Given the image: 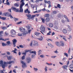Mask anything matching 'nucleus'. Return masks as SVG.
<instances>
[{"label":"nucleus","instance_id":"nucleus-1","mask_svg":"<svg viewBox=\"0 0 73 73\" xmlns=\"http://www.w3.org/2000/svg\"><path fill=\"white\" fill-rule=\"evenodd\" d=\"M4 15H5V16H7V17H10L11 19H13V17L12 16L11 14L9 13H4Z\"/></svg>","mask_w":73,"mask_h":73},{"label":"nucleus","instance_id":"nucleus-2","mask_svg":"<svg viewBox=\"0 0 73 73\" xmlns=\"http://www.w3.org/2000/svg\"><path fill=\"white\" fill-rule=\"evenodd\" d=\"M45 27L42 25L40 27V29H41V31H40V32L44 35V33L45 32Z\"/></svg>","mask_w":73,"mask_h":73},{"label":"nucleus","instance_id":"nucleus-3","mask_svg":"<svg viewBox=\"0 0 73 73\" xmlns=\"http://www.w3.org/2000/svg\"><path fill=\"white\" fill-rule=\"evenodd\" d=\"M24 6V5L22 4V5H20V10L19 12H22L23 13V7Z\"/></svg>","mask_w":73,"mask_h":73},{"label":"nucleus","instance_id":"nucleus-4","mask_svg":"<svg viewBox=\"0 0 73 73\" xmlns=\"http://www.w3.org/2000/svg\"><path fill=\"white\" fill-rule=\"evenodd\" d=\"M26 61L28 64L31 63V58L29 57H28L26 58Z\"/></svg>","mask_w":73,"mask_h":73},{"label":"nucleus","instance_id":"nucleus-5","mask_svg":"<svg viewBox=\"0 0 73 73\" xmlns=\"http://www.w3.org/2000/svg\"><path fill=\"white\" fill-rule=\"evenodd\" d=\"M13 42V45H14V47H15L16 45V44L17 42V40L16 39H14L12 41Z\"/></svg>","mask_w":73,"mask_h":73},{"label":"nucleus","instance_id":"nucleus-6","mask_svg":"<svg viewBox=\"0 0 73 73\" xmlns=\"http://www.w3.org/2000/svg\"><path fill=\"white\" fill-rule=\"evenodd\" d=\"M21 63L23 64L22 65V67L23 68H25L26 66H27V65H26V64H25V63H24V61H21Z\"/></svg>","mask_w":73,"mask_h":73},{"label":"nucleus","instance_id":"nucleus-7","mask_svg":"<svg viewBox=\"0 0 73 73\" xmlns=\"http://www.w3.org/2000/svg\"><path fill=\"white\" fill-rule=\"evenodd\" d=\"M6 64H7V62H4L3 64L1 65L2 68L3 69H4L5 68V66H6Z\"/></svg>","mask_w":73,"mask_h":73},{"label":"nucleus","instance_id":"nucleus-8","mask_svg":"<svg viewBox=\"0 0 73 73\" xmlns=\"http://www.w3.org/2000/svg\"><path fill=\"white\" fill-rule=\"evenodd\" d=\"M12 63H13V64H14L15 63V61L13 60H12L11 61H9V62H6V64H11Z\"/></svg>","mask_w":73,"mask_h":73},{"label":"nucleus","instance_id":"nucleus-9","mask_svg":"<svg viewBox=\"0 0 73 73\" xmlns=\"http://www.w3.org/2000/svg\"><path fill=\"white\" fill-rule=\"evenodd\" d=\"M11 35H16V32L15 31L13 30H11Z\"/></svg>","mask_w":73,"mask_h":73},{"label":"nucleus","instance_id":"nucleus-10","mask_svg":"<svg viewBox=\"0 0 73 73\" xmlns=\"http://www.w3.org/2000/svg\"><path fill=\"white\" fill-rule=\"evenodd\" d=\"M19 30L21 32H22L23 33H24L25 32V29H24L23 28H21L19 29Z\"/></svg>","mask_w":73,"mask_h":73},{"label":"nucleus","instance_id":"nucleus-11","mask_svg":"<svg viewBox=\"0 0 73 73\" xmlns=\"http://www.w3.org/2000/svg\"><path fill=\"white\" fill-rule=\"evenodd\" d=\"M13 9L14 11H16V12H19V10L18 9H16V8L15 7H13Z\"/></svg>","mask_w":73,"mask_h":73},{"label":"nucleus","instance_id":"nucleus-12","mask_svg":"<svg viewBox=\"0 0 73 73\" xmlns=\"http://www.w3.org/2000/svg\"><path fill=\"white\" fill-rule=\"evenodd\" d=\"M40 38H37V39L39 40V41H42V40H43V36H42L40 35Z\"/></svg>","mask_w":73,"mask_h":73},{"label":"nucleus","instance_id":"nucleus-13","mask_svg":"<svg viewBox=\"0 0 73 73\" xmlns=\"http://www.w3.org/2000/svg\"><path fill=\"white\" fill-rule=\"evenodd\" d=\"M33 44L34 46H38V42H37L36 41H34V43H33Z\"/></svg>","mask_w":73,"mask_h":73},{"label":"nucleus","instance_id":"nucleus-14","mask_svg":"<svg viewBox=\"0 0 73 73\" xmlns=\"http://www.w3.org/2000/svg\"><path fill=\"white\" fill-rule=\"evenodd\" d=\"M55 44L58 46H61V45H60V43L58 42H55Z\"/></svg>","mask_w":73,"mask_h":73},{"label":"nucleus","instance_id":"nucleus-15","mask_svg":"<svg viewBox=\"0 0 73 73\" xmlns=\"http://www.w3.org/2000/svg\"><path fill=\"white\" fill-rule=\"evenodd\" d=\"M62 31L63 33L66 34V33H67V31H66V30L65 29H63Z\"/></svg>","mask_w":73,"mask_h":73},{"label":"nucleus","instance_id":"nucleus-16","mask_svg":"<svg viewBox=\"0 0 73 73\" xmlns=\"http://www.w3.org/2000/svg\"><path fill=\"white\" fill-rule=\"evenodd\" d=\"M48 25H49V27L50 28H52L53 27V25L51 23H50L48 24Z\"/></svg>","mask_w":73,"mask_h":73},{"label":"nucleus","instance_id":"nucleus-17","mask_svg":"<svg viewBox=\"0 0 73 73\" xmlns=\"http://www.w3.org/2000/svg\"><path fill=\"white\" fill-rule=\"evenodd\" d=\"M60 46H64V42L62 41H60Z\"/></svg>","mask_w":73,"mask_h":73},{"label":"nucleus","instance_id":"nucleus-18","mask_svg":"<svg viewBox=\"0 0 73 73\" xmlns=\"http://www.w3.org/2000/svg\"><path fill=\"white\" fill-rule=\"evenodd\" d=\"M30 53H33V54H34L35 55H36V51H30Z\"/></svg>","mask_w":73,"mask_h":73},{"label":"nucleus","instance_id":"nucleus-19","mask_svg":"<svg viewBox=\"0 0 73 73\" xmlns=\"http://www.w3.org/2000/svg\"><path fill=\"white\" fill-rule=\"evenodd\" d=\"M0 19L3 20H5L6 19V17H2L0 16Z\"/></svg>","mask_w":73,"mask_h":73},{"label":"nucleus","instance_id":"nucleus-20","mask_svg":"<svg viewBox=\"0 0 73 73\" xmlns=\"http://www.w3.org/2000/svg\"><path fill=\"white\" fill-rule=\"evenodd\" d=\"M5 56L7 57V60H11V56H8L7 55H6Z\"/></svg>","mask_w":73,"mask_h":73},{"label":"nucleus","instance_id":"nucleus-21","mask_svg":"<svg viewBox=\"0 0 73 73\" xmlns=\"http://www.w3.org/2000/svg\"><path fill=\"white\" fill-rule=\"evenodd\" d=\"M24 1V0H21V1L20 3H22L20 5H22V4H23V5H25V3H24V1Z\"/></svg>","mask_w":73,"mask_h":73},{"label":"nucleus","instance_id":"nucleus-22","mask_svg":"<svg viewBox=\"0 0 73 73\" xmlns=\"http://www.w3.org/2000/svg\"><path fill=\"white\" fill-rule=\"evenodd\" d=\"M1 29H3V30H5L6 29H7V27H1Z\"/></svg>","mask_w":73,"mask_h":73},{"label":"nucleus","instance_id":"nucleus-23","mask_svg":"<svg viewBox=\"0 0 73 73\" xmlns=\"http://www.w3.org/2000/svg\"><path fill=\"white\" fill-rule=\"evenodd\" d=\"M26 16L28 18H31V15L29 14H26Z\"/></svg>","mask_w":73,"mask_h":73},{"label":"nucleus","instance_id":"nucleus-24","mask_svg":"<svg viewBox=\"0 0 73 73\" xmlns=\"http://www.w3.org/2000/svg\"><path fill=\"white\" fill-rule=\"evenodd\" d=\"M71 1L70 3L72 4H73V0H66V2H69V1Z\"/></svg>","mask_w":73,"mask_h":73},{"label":"nucleus","instance_id":"nucleus-25","mask_svg":"<svg viewBox=\"0 0 73 73\" xmlns=\"http://www.w3.org/2000/svg\"><path fill=\"white\" fill-rule=\"evenodd\" d=\"M1 44L3 46H7V44L4 42H2Z\"/></svg>","mask_w":73,"mask_h":73},{"label":"nucleus","instance_id":"nucleus-26","mask_svg":"<svg viewBox=\"0 0 73 73\" xmlns=\"http://www.w3.org/2000/svg\"><path fill=\"white\" fill-rule=\"evenodd\" d=\"M50 16V15H49V14H47L44 15V17H49Z\"/></svg>","mask_w":73,"mask_h":73},{"label":"nucleus","instance_id":"nucleus-27","mask_svg":"<svg viewBox=\"0 0 73 73\" xmlns=\"http://www.w3.org/2000/svg\"><path fill=\"white\" fill-rule=\"evenodd\" d=\"M36 17V15H32V17H31V19L32 20H33V18L35 17Z\"/></svg>","mask_w":73,"mask_h":73},{"label":"nucleus","instance_id":"nucleus-28","mask_svg":"<svg viewBox=\"0 0 73 73\" xmlns=\"http://www.w3.org/2000/svg\"><path fill=\"white\" fill-rule=\"evenodd\" d=\"M14 5L15 6V7H18L19 6V5L17 3H15Z\"/></svg>","mask_w":73,"mask_h":73},{"label":"nucleus","instance_id":"nucleus-29","mask_svg":"<svg viewBox=\"0 0 73 73\" xmlns=\"http://www.w3.org/2000/svg\"><path fill=\"white\" fill-rule=\"evenodd\" d=\"M70 68V69H73V64H71L69 66Z\"/></svg>","mask_w":73,"mask_h":73},{"label":"nucleus","instance_id":"nucleus-30","mask_svg":"<svg viewBox=\"0 0 73 73\" xmlns=\"http://www.w3.org/2000/svg\"><path fill=\"white\" fill-rule=\"evenodd\" d=\"M48 45L49 46H51V48H53L54 47V46L50 43H48Z\"/></svg>","mask_w":73,"mask_h":73},{"label":"nucleus","instance_id":"nucleus-31","mask_svg":"<svg viewBox=\"0 0 73 73\" xmlns=\"http://www.w3.org/2000/svg\"><path fill=\"white\" fill-rule=\"evenodd\" d=\"M31 57L33 58H35V57H36V56H35V55L33 54L31 55Z\"/></svg>","mask_w":73,"mask_h":73},{"label":"nucleus","instance_id":"nucleus-32","mask_svg":"<svg viewBox=\"0 0 73 73\" xmlns=\"http://www.w3.org/2000/svg\"><path fill=\"white\" fill-rule=\"evenodd\" d=\"M29 10H28V9L27 8L25 10V13H28V12Z\"/></svg>","mask_w":73,"mask_h":73},{"label":"nucleus","instance_id":"nucleus-33","mask_svg":"<svg viewBox=\"0 0 73 73\" xmlns=\"http://www.w3.org/2000/svg\"><path fill=\"white\" fill-rule=\"evenodd\" d=\"M41 52H42V51H41V50H39L38 51V54L40 55V54H41L42 53Z\"/></svg>","mask_w":73,"mask_h":73},{"label":"nucleus","instance_id":"nucleus-34","mask_svg":"<svg viewBox=\"0 0 73 73\" xmlns=\"http://www.w3.org/2000/svg\"><path fill=\"white\" fill-rule=\"evenodd\" d=\"M49 20H50V19L48 18H47L46 19V22H48L49 21Z\"/></svg>","mask_w":73,"mask_h":73},{"label":"nucleus","instance_id":"nucleus-35","mask_svg":"<svg viewBox=\"0 0 73 73\" xmlns=\"http://www.w3.org/2000/svg\"><path fill=\"white\" fill-rule=\"evenodd\" d=\"M62 68L64 69H67V66H64L62 67Z\"/></svg>","mask_w":73,"mask_h":73},{"label":"nucleus","instance_id":"nucleus-36","mask_svg":"<svg viewBox=\"0 0 73 73\" xmlns=\"http://www.w3.org/2000/svg\"><path fill=\"white\" fill-rule=\"evenodd\" d=\"M26 27L27 28V30H29L31 29V27L29 26H26Z\"/></svg>","mask_w":73,"mask_h":73},{"label":"nucleus","instance_id":"nucleus-37","mask_svg":"<svg viewBox=\"0 0 73 73\" xmlns=\"http://www.w3.org/2000/svg\"><path fill=\"white\" fill-rule=\"evenodd\" d=\"M46 64H47V65H49V66L52 65V63H50L49 64L48 62H46Z\"/></svg>","mask_w":73,"mask_h":73},{"label":"nucleus","instance_id":"nucleus-38","mask_svg":"<svg viewBox=\"0 0 73 73\" xmlns=\"http://www.w3.org/2000/svg\"><path fill=\"white\" fill-rule=\"evenodd\" d=\"M41 20L43 23H45V19L43 18H41Z\"/></svg>","mask_w":73,"mask_h":73},{"label":"nucleus","instance_id":"nucleus-39","mask_svg":"<svg viewBox=\"0 0 73 73\" xmlns=\"http://www.w3.org/2000/svg\"><path fill=\"white\" fill-rule=\"evenodd\" d=\"M6 43L8 45H9L11 44V42H10V41H8L6 42Z\"/></svg>","mask_w":73,"mask_h":73},{"label":"nucleus","instance_id":"nucleus-40","mask_svg":"<svg viewBox=\"0 0 73 73\" xmlns=\"http://www.w3.org/2000/svg\"><path fill=\"white\" fill-rule=\"evenodd\" d=\"M40 57L41 58H44V57H45V56H44V55L43 54H42V55H40Z\"/></svg>","mask_w":73,"mask_h":73},{"label":"nucleus","instance_id":"nucleus-41","mask_svg":"<svg viewBox=\"0 0 73 73\" xmlns=\"http://www.w3.org/2000/svg\"><path fill=\"white\" fill-rule=\"evenodd\" d=\"M19 46L21 48H24V46L22 45H20Z\"/></svg>","mask_w":73,"mask_h":73},{"label":"nucleus","instance_id":"nucleus-42","mask_svg":"<svg viewBox=\"0 0 73 73\" xmlns=\"http://www.w3.org/2000/svg\"><path fill=\"white\" fill-rule=\"evenodd\" d=\"M35 34L36 36H38V35L40 34V33H38L37 32L35 33Z\"/></svg>","mask_w":73,"mask_h":73},{"label":"nucleus","instance_id":"nucleus-43","mask_svg":"<svg viewBox=\"0 0 73 73\" xmlns=\"http://www.w3.org/2000/svg\"><path fill=\"white\" fill-rule=\"evenodd\" d=\"M58 18H61V15L60 14H58Z\"/></svg>","mask_w":73,"mask_h":73},{"label":"nucleus","instance_id":"nucleus-44","mask_svg":"<svg viewBox=\"0 0 73 73\" xmlns=\"http://www.w3.org/2000/svg\"><path fill=\"white\" fill-rule=\"evenodd\" d=\"M57 7L59 8H61V5L60 4H58Z\"/></svg>","mask_w":73,"mask_h":73},{"label":"nucleus","instance_id":"nucleus-45","mask_svg":"<svg viewBox=\"0 0 73 73\" xmlns=\"http://www.w3.org/2000/svg\"><path fill=\"white\" fill-rule=\"evenodd\" d=\"M53 14H55L57 13V11H54L52 12Z\"/></svg>","mask_w":73,"mask_h":73},{"label":"nucleus","instance_id":"nucleus-46","mask_svg":"<svg viewBox=\"0 0 73 73\" xmlns=\"http://www.w3.org/2000/svg\"><path fill=\"white\" fill-rule=\"evenodd\" d=\"M64 56H66L67 57H68V54L66 53H64Z\"/></svg>","mask_w":73,"mask_h":73},{"label":"nucleus","instance_id":"nucleus-47","mask_svg":"<svg viewBox=\"0 0 73 73\" xmlns=\"http://www.w3.org/2000/svg\"><path fill=\"white\" fill-rule=\"evenodd\" d=\"M22 60H24L25 59V55H23L21 57Z\"/></svg>","mask_w":73,"mask_h":73},{"label":"nucleus","instance_id":"nucleus-48","mask_svg":"<svg viewBox=\"0 0 73 73\" xmlns=\"http://www.w3.org/2000/svg\"><path fill=\"white\" fill-rule=\"evenodd\" d=\"M3 64V61L2 60L0 61V64H1V65H2Z\"/></svg>","mask_w":73,"mask_h":73},{"label":"nucleus","instance_id":"nucleus-49","mask_svg":"<svg viewBox=\"0 0 73 73\" xmlns=\"http://www.w3.org/2000/svg\"><path fill=\"white\" fill-rule=\"evenodd\" d=\"M29 51H30V50H25V52L27 54V52H29Z\"/></svg>","mask_w":73,"mask_h":73},{"label":"nucleus","instance_id":"nucleus-50","mask_svg":"<svg viewBox=\"0 0 73 73\" xmlns=\"http://www.w3.org/2000/svg\"><path fill=\"white\" fill-rule=\"evenodd\" d=\"M14 20L15 21H18L19 20V19L16 18H14Z\"/></svg>","mask_w":73,"mask_h":73},{"label":"nucleus","instance_id":"nucleus-51","mask_svg":"<svg viewBox=\"0 0 73 73\" xmlns=\"http://www.w3.org/2000/svg\"><path fill=\"white\" fill-rule=\"evenodd\" d=\"M54 52L55 53H56V54H58V52L57 50H56V51H54Z\"/></svg>","mask_w":73,"mask_h":73},{"label":"nucleus","instance_id":"nucleus-52","mask_svg":"<svg viewBox=\"0 0 73 73\" xmlns=\"http://www.w3.org/2000/svg\"><path fill=\"white\" fill-rule=\"evenodd\" d=\"M51 33V31H50L49 32L47 33V35H50V33Z\"/></svg>","mask_w":73,"mask_h":73},{"label":"nucleus","instance_id":"nucleus-53","mask_svg":"<svg viewBox=\"0 0 73 73\" xmlns=\"http://www.w3.org/2000/svg\"><path fill=\"white\" fill-rule=\"evenodd\" d=\"M34 70H35V71L36 72H37V71L38 70V69L37 68H34Z\"/></svg>","mask_w":73,"mask_h":73},{"label":"nucleus","instance_id":"nucleus-54","mask_svg":"<svg viewBox=\"0 0 73 73\" xmlns=\"http://www.w3.org/2000/svg\"><path fill=\"white\" fill-rule=\"evenodd\" d=\"M28 33H31V31H32V30L31 29V30H28Z\"/></svg>","mask_w":73,"mask_h":73},{"label":"nucleus","instance_id":"nucleus-55","mask_svg":"<svg viewBox=\"0 0 73 73\" xmlns=\"http://www.w3.org/2000/svg\"><path fill=\"white\" fill-rule=\"evenodd\" d=\"M56 57V56H51V58H55Z\"/></svg>","mask_w":73,"mask_h":73},{"label":"nucleus","instance_id":"nucleus-56","mask_svg":"<svg viewBox=\"0 0 73 73\" xmlns=\"http://www.w3.org/2000/svg\"><path fill=\"white\" fill-rule=\"evenodd\" d=\"M48 68V67H46V66L45 68L44 69V70L45 71V72H46L48 70H47V69Z\"/></svg>","mask_w":73,"mask_h":73},{"label":"nucleus","instance_id":"nucleus-57","mask_svg":"<svg viewBox=\"0 0 73 73\" xmlns=\"http://www.w3.org/2000/svg\"><path fill=\"white\" fill-rule=\"evenodd\" d=\"M61 21L62 23L63 24L65 23V21H64V20L63 19H62Z\"/></svg>","mask_w":73,"mask_h":73},{"label":"nucleus","instance_id":"nucleus-58","mask_svg":"<svg viewBox=\"0 0 73 73\" xmlns=\"http://www.w3.org/2000/svg\"><path fill=\"white\" fill-rule=\"evenodd\" d=\"M68 31H69V32L70 31H71V29L70 28H68Z\"/></svg>","mask_w":73,"mask_h":73},{"label":"nucleus","instance_id":"nucleus-59","mask_svg":"<svg viewBox=\"0 0 73 73\" xmlns=\"http://www.w3.org/2000/svg\"><path fill=\"white\" fill-rule=\"evenodd\" d=\"M2 40V41H4V39L3 38H0V40Z\"/></svg>","mask_w":73,"mask_h":73},{"label":"nucleus","instance_id":"nucleus-60","mask_svg":"<svg viewBox=\"0 0 73 73\" xmlns=\"http://www.w3.org/2000/svg\"><path fill=\"white\" fill-rule=\"evenodd\" d=\"M18 36H22V34L19 33L18 34Z\"/></svg>","mask_w":73,"mask_h":73},{"label":"nucleus","instance_id":"nucleus-61","mask_svg":"<svg viewBox=\"0 0 73 73\" xmlns=\"http://www.w3.org/2000/svg\"><path fill=\"white\" fill-rule=\"evenodd\" d=\"M10 54H11V53L9 52H7V55H10Z\"/></svg>","mask_w":73,"mask_h":73},{"label":"nucleus","instance_id":"nucleus-62","mask_svg":"<svg viewBox=\"0 0 73 73\" xmlns=\"http://www.w3.org/2000/svg\"><path fill=\"white\" fill-rule=\"evenodd\" d=\"M31 6L32 8H33V9H34V5H33V4H31Z\"/></svg>","mask_w":73,"mask_h":73},{"label":"nucleus","instance_id":"nucleus-63","mask_svg":"<svg viewBox=\"0 0 73 73\" xmlns=\"http://www.w3.org/2000/svg\"><path fill=\"white\" fill-rule=\"evenodd\" d=\"M48 4L50 5L51 4V2H50V1H48V2L47 3Z\"/></svg>","mask_w":73,"mask_h":73},{"label":"nucleus","instance_id":"nucleus-64","mask_svg":"<svg viewBox=\"0 0 73 73\" xmlns=\"http://www.w3.org/2000/svg\"><path fill=\"white\" fill-rule=\"evenodd\" d=\"M26 72L27 73H31V72H29V71H28V70L26 71Z\"/></svg>","mask_w":73,"mask_h":73}]
</instances>
